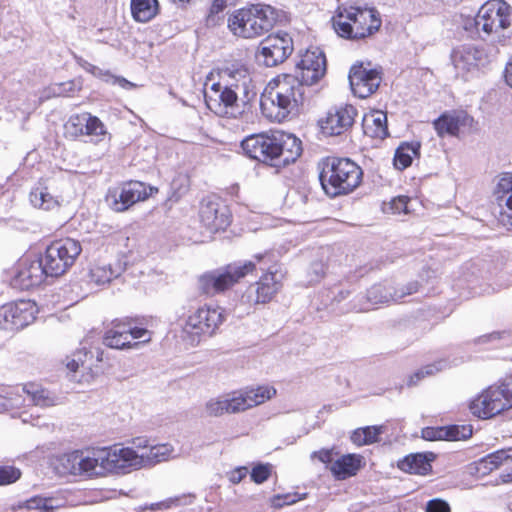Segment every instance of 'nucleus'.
<instances>
[{"mask_svg":"<svg viewBox=\"0 0 512 512\" xmlns=\"http://www.w3.org/2000/svg\"><path fill=\"white\" fill-rule=\"evenodd\" d=\"M230 76L235 80H241V83L234 84L235 90L239 93L242 92V97L239 100L242 102V108H246L250 104L251 101L255 100L257 93L250 88L251 78L248 72V69L241 67L231 71Z\"/></svg>","mask_w":512,"mask_h":512,"instance_id":"72a5a7b5","label":"nucleus"},{"mask_svg":"<svg viewBox=\"0 0 512 512\" xmlns=\"http://www.w3.org/2000/svg\"><path fill=\"white\" fill-rule=\"evenodd\" d=\"M271 475V465L270 464H257L252 468L250 473L251 479L253 482L257 484H261L265 482Z\"/></svg>","mask_w":512,"mask_h":512,"instance_id":"864d4df0","label":"nucleus"},{"mask_svg":"<svg viewBox=\"0 0 512 512\" xmlns=\"http://www.w3.org/2000/svg\"><path fill=\"white\" fill-rule=\"evenodd\" d=\"M473 124L474 118L463 110L445 112L433 122L434 129L440 137L444 135L456 137L461 127L471 128Z\"/></svg>","mask_w":512,"mask_h":512,"instance_id":"5701e85b","label":"nucleus"},{"mask_svg":"<svg viewBox=\"0 0 512 512\" xmlns=\"http://www.w3.org/2000/svg\"><path fill=\"white\" fill-rule=\"evenodd\" d=\"M492 57L483 46L462 44L451 52V61L457 72L464 80L477 74L491 63Z\"/></svg>","mask_w":512,"mask_h":512,"instance_id":"9d476101","label":"nucleus"},{"mask_svg":"<svg viewBox=\"0 0 512 512\" xmlns=\"http://www.w3.org/2000/svg\"><path fill=\"white\" fill-rule=\"evenodd\" d=\"M257 263H262L261 271L268 270L253 285H250L242 295V301L249 304H265L272 300L281 288V283L276 279V274L271 270L270 263L275 262L274 253L266 251L263 254H255Z\"/></svg>","mask_w":512,"mask_h":512,"instance_id":"6e6552de","label":"nucleus"},{"mask_svg":"<svg viewBox=\"0 0 512 512\" xmlns=\"http://www.w3.org/2000/svg\"><path fill=\"white\" fill-rule=\"evenodd\" d=\"M104 453H106V450L100 451L97 457H83V453L81 452L79 462H77L79 467L78 475L93 476L101 474L104 471L101 468V458H104Z\"/></svg>","mask_w":512,"mask_h":512,"instance_id":"a19ab883","label":"nucleus"},{"mask_svg":"<svg viewBox=\"0 0 512 512\" xmlns=\"http://www.w3.org/2000/svg\"><path fill=\"white\" fill-rule=\"evenodd\" d=\"M356 115L357 110L352 105L331 108L319 121L321 131L328 136L341 135L353 125Z\"/></svg>","mask_w":512,"mask_h":512,"instance_id":"412c9836","label":"nucleus"},{"mask_svg":"<svg viewBox=\"0 0 512 512\" xmlns=\"http://www.w3.org/2000/svg\"><path fill=\"white\" fill-rule=\"evenodd\" d=\"M126 333L132 342L147 343L151 340V333L145 327H142L140 318L127 317L122 319Z\"/></svg>","mask_w":512,"mask_h":512,"instance_id":"e433bc0d","label":"nucleus"},{"mask_svg":"<svg viewBox=\"0 0 512 512\" xmlns=\"http://www.w3.org/2000/svg\"><path fill=\"white\" fill-rule=\"evenodd\" d=\"M421 437L427 441L445 440L444 426L425 427L421 431Z\"/></svg>","mask_w":512,"mask_h":512,"instance_id":"5fc2aeb1","label":"nucleus"},{"mask_svg":"<svg viewBox=\"0 0 512 512\" xmlns=\"http://www.w3.org/2000/svg\"><path fill=\"white\" fill-rule=\"evenodd\" d=\"M443 366L444 363L439 361L422 367L408 377L407 386L412 387L417 385L418 382L424 379L426 376L434 375L436 372L442 370Z\"/></svg>","mask_w":512,"mask_h":512,"instance_id":"a18cd8bd","label":"nucleus"},{"mask_svg":"<svg viewBox=\"0 0 512 512\" xmlns=\"http://www.w3.org/2000/svg\"><path fill=\"white\" fill-rule=\"evenodd\" d=\"M86 113L73 114L65 123L64 128L66 133L72 138H78L85 135Z\"/></svg>","mask_w":512,"mask_h":512,"instance_id":"79ce46f5","label":"nucleus"},{"mask_svg":"<svg viewBox=\"0 0 512 512\" xmlns=\"http://www.w3.org/2000/svg\"><path fill=\"white\" fill-rule=\"evenodd\" d=\"M396 288H394L389 282H381L371 286L365 296L361 299L365 300L361 302L359 306H355L359 311H368L374 305L388 303L390 301H396Z\"/></svg>","mask_w":512,"mask_h":512,"instance_id":"a878e982","label":"nucleus"},{"mask_svg":"<svg viewBox=\"0 0 512 512\" xmlns=\"http://www.w3.org/2000/svg\"><path fill=\"white\" fill-rule=\"evenodd\" d=\"M49 277L37 255L24 256L18 260L11 278V286L20 290H29L39 286Z\"/></svg>","mask_w":512,"mask_h":512,"instance_id":"f3484780","label":"nucleus"},{"mask_svg":"<svg viewBox=\"0 0 512 512\" xmlns=\"http://www.w3.org/2000/svg\"><path fill=\"white\" fill-rule=\"evenodd\" d=\"M34 319L33 306L29 301L11 302L0 307V329L20 330Z\"/></svg>","mask_w":512,"mask_h":512,"instance_id":"aec40b11","label":"nucleus"},{"mask_svg":"<svg viewBox=\"0 0 512 512\" xmlns=\"http://www.w3.org/2000/svg\"><path fill=\"white\" fill-rule=\"evenodd\" d=\"M494 193L498 204L501 206L504 197L512 193V173L503 174L497 183Z\"/></svg>","mask_w":512,"mask_h":512,"instance_id":"49530a36","label":"nucleus"},{"mask_svg":"<svg viewBox=\"0 0 512 512\" xmlns=\"http://www.w3.org/2000/svg\"><path fill=\"white\" fill-rule=\"evenodd\" d=\"M201 223L212 233L225 230L231 223L232 214L226 202L217 195L202 199L199 208Z\"/></svg>","mask_w":512,"mask_h":512,"instance_id":"2eb2a0df","label":"nucleus"},{"mask_svg":"<svg viewBox=\"0 0 512 512\" xmlns=\"http://www.w3.org/2000/svg\"><path fill=\"white\" fill-rule=\"evenodd\" d=\"M81 251L79 241L64 238L53 241L38 257L49 277H59L74 265Z\"/></svg>","mask_w":512,"mask_h":512,"instance_id":"0eeeda50","label":"nucleus"},{"mask_svg":"<svg viewBox=\"0 0 512 512\" xmlns=\"http://www.w3.org/2000/svg\"><path fill=\"white\" fill-rule=\"evenodd\" d=\"M157 188L147 186L140 181H129L120 188L109 190L106 195V202L115 212H124L140 201L149 198Z\"/></svg>","mask_w":512,"mask_h":512,"instance_id":"ddd939ff","label":"nucleus"},{"mask_svg":"<svg viewBox=\"0 0 512 512\" xmlns=\"http://www.w3.org/2000/svg\"><path fill=\"white\" fill-rule=\"evenodd\" d=\"M86 123L85 127V135H103L105 134L104 124L100 121V119L96 116L91 115L90 113H86Z\"/></svg>","mask_w":512,"mask_h":512,"instance_id":"603ef678","label":"nucleus"},{"mask_svg":"<svg viewBox=\"0 0 512 512\" xmlns=\"http://www.w3.org/2000/svg\"><path fill=\"white\" fill-rule=\"evenodd\" d=\"M121 272L122 267L120 264H117L115 267L111 264H94L89 270L88 278L91 283L105 285L110 283L112 279L120 276Z\"/></svg>","mask_w":512,"mask_h":512,"instance_id":"f704fd0d","label":"nucleus"},{"mask_svg":"<svg viewBox=\"0 0 512 512\" xmlns=\"http://www.w3.org/2000/svg\"><path fill=\"white\" fill-rule=\"evenodd\" d=\"M79 456H81V452L77 450L60 455L56 459V470L62 475H78L79 467L77 462H79Z\"/></svg>","mask_w":512,"mask_h":512,"instance_id":"ea45409f","label":"nucleus"},{"mask_svg":"<svg viewBox=\"0 0 512 512\" xmlns=\"http://www.w3.org/2000/svg\"><path fill=\"white\" fill-rule=\"evenodd\" d=\"M512 407V392L509 384L490 386L470 403L473 415L481 419L492 418Z\"/></svg>","mask_w":512,"mask_h":512,"instance_id":"1a4fd4ad","label":"nucleus"},{"mask_svg":"<svg viewBox=\"0 0 512 512\" xmlns=\"http://www.w3.org/2000/svg\"><path fill=\"white\" fill-rule=\"evenodd\" d=\"M419 142H404L395 151L394 166L398 170H404L412 164L413 158L420 155Z\"/></svg>","mask_w":512,"mask_h":512,"instance_id":"c9c22d12","label":"nucleus"},{"mask_svg":"<svg viewBox=\"0 0 512 512\" xmlns=\"http://www.w3.org/2000/svg\"><path fill=\"white\" fill-rule=\"evenodd\" d=\"M255 270L254 261H235L201 274L197 279L198 289L207 296L222 294Z\"/></svg>","mask_w":512,"mask_h":512,"instance_id":"20e7f679","label":"nucleus"},{"mask_svg":"<svg viewBox=\"0 0 512 512\" xmlns=\"http://www.w3.org/2000/svg\"><path fill=\"white\" fill-rule=\"evenodd\" d=\"M75 62L86 72L92 74L94 77H97L101 79L102 81L105 80V78L110 77V71L109 70H103L100 67L93 65L92 63L85 60L83 57L78 56L76 54L73 55Z\"/></svg>","mask_w":512,"mask_h":512,"instance_id":"de8ad7c7","label":"nucleus"},{"mask_svg":"<svg viewBox=\"0 0 512 512\" xmlns=\"http://www.w3.org/2000/svg\"><path fill=\"white\" fill-rule=\"evenodd\" d=\"M319 169L322 189L332 198L353 192L362 182L361 167L349 158L327 157Z\"/></svg>","mask_w":512,"mask_h":512,"instance_id":"f03ea898","label":"nucleus"},{"mask_svg":"<svg viewBox=\"0 0 512 512\" xmlns=\"http://www.w3.org/2000/svg\"><path fill=\"white\" fill-rule=\"evenodd\" d=\"M29 201L35 208L50 211L60 207L61 197L51 193L47 180L40 179L30 190Z\"/></svg>","mask_w":512,"mask_h":512,"instance_id":"393cba45","label":"nucleus"},{"mask_svg":"<svg viewBox=\"0 0 512 512\" xmlns=\"http://www.w3.org/2000/svg\"><path fill=\"white\" fill-rule=\"evenodd\" d=\"M20 477V469L14 466H0V486L15 483Z\"/></svg>","mask_w":512,"mask_h":512,"instance_id":"3c124183","label":"nucleus"},{"mask_svg":"<svg viewBox=\"0 0 512 512\" xmlns=\"http://www.w3.org/2000/svg\"><path fill=\"white\" fill-rule=\"evenodd\" d=\"M326 74V57L319 47L307 49L296 64L295 74H283L270 81L260 98L262 114L281 122L304 102L306 88Z\"/></svg>","mask_w":512,"mask_h":512,"instance_id":"f257e3e1","label":"nucleus"},{"mask_svg":"<svg viewBox=\"0 0 512 512\" xmlns=\"http://www.w3.org/2000/svg\"><path fill=\"white\" fill-rule=\"evenodd\" d=\"M503 75L506 84L512 88V56L506 63Z\"/></svg>","mask_w":512,"mask_h":512,"instance_id":"338daca9","label":"nucleus"},{"mask_svg":"<svg viewBox=\"0 0 512 512\" xmlns=\"http://www.w3.org/2000/svg\"><path fill=\"white\" fill-rule=\"evenodd\" d=\"M223 312L220 307H199L187 318L184 330L192 336L210 337L225 320Z\"/></svg>","mask_w":512,"mask_h":512,"instance_id":"dca6fc26","label":"nucleus"},{"mask_svg":"<svg viewBox=\"0 0 512 512\" xmlns=\"http://www.w3.org/2000/svg\"><path fill=\"white\" fill-rule=\"evenodd\" d=\"M409 198L406 196H399L391 200L390 209L395 214L407 213V205Z\"/></svg>","mask_w":512,"mask_h":512,"instance_id":"4d7b16f0","label":"nucleus"},{"mask_svg":"<svg viewBox=\"0 0 512 512\" xmlns=\"http://www.w3.org/2000/svg\"><path fill=\"white\" fill-rule=\"evenodd\" d=\"M104 82L111 83L113 85H119L120 87H122L124 89H131V88L135 87V84H133L132 82L128 81L127 79H125L122 76H115L111 72H110V77L105 78Z\"/></svg>","mask_w":512,"mask_h":512,"instance_id":"bf43d9fd","label":"nucleus"},{"mask_svg":"<svg viewBox=\"0 0 512 512\" xmlns=\"http://www.w3.org/2000/svg\"><path fill=\"white\" fill-rule=\"evenodd\" d=\"M500 221L505 225L508 226L509 229L512 230V212H501L500 213Z\"/></svg>","mask_w":512,"mask_h":512,"instance_id":"774afa93","label":"nucleus"},{"mask_svg":"<svg viewBox=\"0 0 512 512\" xmlns=\"http://www.w3.org/2000/svg\"><path fill=\"white\" fill-rule=\"evenodd\" d=\"M206 412L209 416L218 417L228 413L227 401L225 397L211 399L206 403Z\"/></svg>","mask_w":512,"mask_h":512,"instance_id":"8fccbe9b","label":"nucleus"},{"mask_svg":"<svg viewBox=\"0 0 512 512\" xmlns=\"http://www.w3.org/2000/svg\"><path fill=\"white\" fill-rule=\"evenodd\" d=\"M276 394L272 386H258L243 391L232 392L225 396L229 414L239 413L260 405Z\"/></svg>","mask_w":512,"mask_h":512,"instance_id":"6ab92c4d","label":"nucleus"},{"mask_svg":"<svg viewBox=\"0 0 512 512\" xmlns=\"http://www.w3.org/2000/svg\"><path fill=\"white\" fill-rule=\"evenodd\" d=\"M141 467H144L142 454L129 447L106 450L104 458H101V468L107 472L125 474L132 468Z\"/></svg>","mask_w":512,"mask_h":512,"instance_id":"a211bd4d","label":"nucleus"},{"mask_svg":"<svg viewBox=\"0 0 512 512\" xmlns=\"http://www.w3.org/2000/svg\"><path fill=\"white\" fill-rule=\"evenodd\" d=\"M239 0H214L209 10L208 20L222 12L227 6L235 5Z\"/></svg>","mask_w":512,"mask_h":512,"instance_id":"13d9d810","label":"nucleus"},{"mask_svg":"<svg viewBox=\"0 0 512 512\" xmlns=\"http://www.w3.org/2000/svg\"><path fill=\"white\" fill-rule=\"evenodd\" d=\"M437 455L434 452L409 454L398 461V468L409 474L428 475L432 472V462Z\"/></svg>","mask_w":512,"mask_h":512,"instance_id":"b1692460","label":"nucleus"},{"mask_svg":"<svg viewBox=\"0 0 512 512\" xmlns=\"http://www.w3.org/2000/svg\"><path fill=\"white\" fill-rule=\"evenodd\" d=\"M512 9L504 0H489L478 10L475 17L465 20L464 29L474 32L481 39L507 29L511 24Z\"/></svg>","mask_w":512,"mask_h":512,"instance_id":"39448f33","label":"nucleus"},{"mask_svg":"<svg viewBox=\"0 0 512 512\" xmlns=\"http://www.w3.org/2000/svg\"><path fill=\"white\" fill-rule=\"evenodd\" d=\"M348 78L354 95L362 99L376 92L382 80L380 72L366 69L362 64L352 66Z\"/></svg>","mask_w":512,"mask_h":512,"instance_id":"4be33fe9","label":"nucleus"},{"mask_svg":"<svg viewBox=\"0 0 512 512\" xmlns=\"http://www.w3.org/2000/svg\"><path fill=\"white\" fill-rule=\"evenodd\" d=\"M248 469L246 467H238L230 473L229 480L234 483H240L247 475Z\"/></svg>","mask_w":512,"mask_h":512,"instance_id":"e2e57ef3","label":"nucleus"},{"mask_svg":"<svg viewBox=\"0 0 512 512\" xmlns=\"http://www.w3.org/2000/svg\"><path fill=\"white\" fill-rule=\"evenodd\" d=\"M363 130L366 136L384 139L388 136L387 116L382 111H375L363 118Z\"/></svg>","mask_w":512,"mask_h":512,"instance_id":"c756f323","label":"nucleus"},{"mask_svg":"<svg viewBox=\"0 0 512 512\" xmlns=\"http://www.w3.org/2000/svg\"><path fill=\"white\" fill-rule=\"evenodd\" d=\"M130 8L133 19L139 23L151 21L160 11L158 0H131Z\"/></svg>","mask_w":512,"mask_h":512,"instance_id":"473e14b6","label":"nucleus"},{"mask_svg":"<svg viewBox=\"0 0 512 512\" xmlns=\"http://www.w3.org/2000/svg\"><path fill=\"white\" fill-rule=\"evenodd\" d=\"M278 11L266 4H251L233 11L228 17V28L243 39L260 37L273 29Z\"/></svg>","mask_w":512,"mask_h":512,"instance_id":"7ed1b4c3","label":"nucleus"},{"mask_svg":"<svg viewBox=\"0 0 512 512\" xmlns=\"http://www.w3.org/2000/svg\"><path fill=\"white\" fill-rule=\"evenodd\" d=\"M172 452L173 448L170 444H157L150 446L147 451L142 453L144 467L153 466L159 462L166 461Z\"/></svg>","mask_w":512,"mask_h":512,"instance_id":"58836bf2","label":"nucleus"},{"mask_svg":"<svg viewBox=\"0 0 512 512\" xmlns=\"http://www.w3.org/2000/svg\"><path fill=\"white\" fill-rule=\"evenodd\" d=\"M365 465L364 457L360 454H346L337 459L331 466V472L338 480L355 476Z\"/></svg>","mask_w":512,"mask_h":512,"instance_id":"c85d7f7f","label":"nucleus"},{"mask_svg":"<svg viewBox=\"0 0 512 512\" xmlns=\"http://www.w3.org/2000/svg\"><path fill=\"white\" fill-rule=\"evenodd\" d=\"M244 154L260 164L279 168V147L276 132L260 133L247 136L241 141Z\"/></svg>","mask_w":512,"mask_h":512,"instance_id":"9b49d317","label":"nucleus"},{"mask_svg":"<svg viewBox=\"0 0 512 512\" xmlns=\"http://www.w3.org/2000/svg\"><path fill=\"white\" fill-rule=\"evenodd\" d=\"M302 500V497L296 492L294 493H285V494H276L271 497L270 503L273 508L280 509L286 505H292L296 502Z\"/></svg>","mask_w":512,"mask_h":512,"instance_id":"09e8293b","label":"nucleus"},{"mask_svg":"<svg viewBox=\"0 0 512 512\" xmlns=\"http://www.w3.org/2000/svg\"><path fill=\"white\" fill-rule=\"evenodd\" d=\"M293 39L287 32H277L263 39L256 52L258 63L275 67L283 63L293 52Z\"/></svg>","mask_w":512,"mask_h":512,"instance_id":"f8f14e48","label":"nucleus"},{"mask_svg":"<svg viewBox=\"0 0 512 512\" xmlns=\"http://www.w3.org/2000/svg\"><path fill=\"white\" fill-rule=\"evenodd\" d=\"M17 508L27 510H37L39 512H53L54 507L50 504V499L41 496H33L25 501L18 503Z\"/></svg>","mask_w":512,"mask_h":512,"instance_id":"37998d69","label":"nucleus"},{"mask_svg":"<svg viewBox=\"0 0 512 512\" xmlns=\"http://www.w3.org/2000/svg\"><path fill=\"white\" fill-rule=\"evenodd\" d=\"M312 459H318L320 462L324 464H329L333 460L332 450L330 449H321L319 451H314L311 454Z\"/></svg>","mask_w":512,"mask_h":512,"instance_id":"680f3d73","label":"nucleus"},{"mask_svg":"<svg viewBox=\"0 0 512 512\" xmlns=\"http://www.w3.org/2000/svg\"><path fill=\"white\" fill-rule=\"evenodd\" d=\"M204 98L207 108L219 116L236 117L244 112L239 105L238 92L233 83L225 86L220 83L212 84Z\"/></svg>","mask_w":512,"mask_h":512,"instance_id":"4468645a","label":"nucleus"},{"mask_svg":"<svg viewBox=\"0 0 512 512\" xmlns=\"http://www.w3.org/2000/svg\"><path fill=\"white\" fill-rule=\"evenodd\" d=\"M501 465L512 467V448L497 450L479 460L477 471L487 474Z\"/></svg>","mask_w":512,"mask_h":512,"instance_id":"7c9ffc66","label":"nucleus"},{"mask_svg":"<svg viewBox=\"0 0 512 512\" xmlns=\"http://www.w3.org/2000/svg\"><path fill=\"white\" fill-rule=\"evenodd\" d=\"M325 265L321 261H315L310 266V271L316 276L317 279L325 274Z\"/></svg>","mask_w":512,"mask_h":512,"instance_id":"69168bd1","label":"nucleus"},{"mask_svg":"<svg viewBox=\"0 0 512 512\" xmlns=\"http://www.w3.org/2000/svg\"><path fill=\"white\" fill-rule=\"evenodd\" d=\"M178 502V498L175 499H167L160 502L151 503L150 505H144L143 510H165L169 509L173 503Z\"/></svg>","mask_w":512,"mask_h":512,"instance_id":"052dcab7","label":"nucleus"},{"mask_svg":"<svg viewBox=\"0 0 512 512\" xmlns=\"http://www.w3.org/2000/svg\"><path fill=\"white\" fill-rule=\"evenodd\" d=\"M426 512H451L450 505L447 501L441 498H434L427 502Z\"/></svg>","mask_w":512,"mask_h":512,"instance_id":"6e6d98bb","label":"nucleus"},{"mask_svg":"<svg viewBox=\"0 0 512 512\" xmlns=\"http://www.w3.org/2000/svg\"><path fill=\"white\" fill-rule=\"evenodd\" d=\"M279 147V168L294 163L302 154V142L295 135L276 132Z\"/></svg>","mask_w":512,"mask_h":512,"instance_id":"bb28decb","label":"nucleus"},{"mask_svg":"<svg viewBox=\"0 0 512 512\" xmlns=\"http://www.w3.org/2000/svg\"><path fill=\"white\" fill-rule=\"evenodd\" d=\"M418 291V283L417 282H413V283H409L406 287V291L404 290H401L400 292L396 289V295H395V299L396 301L399 300V299H402L404 296L406 295H411L415 292Z\"/></svg>","mask_w":512,"mask_h":512,"instance_id":"0e129e2a","label":"nucleus"},{"mask_svg":"<svg viewBox=\"0 0 512 512\" xmlns=\"http://www.w3.org/2000/svg\"><path fill=\"white\" fill-rule=\"evenodd\" d=\"M383 431V425L358 428L353 432L351 440L358 446L373 444L379 441Z\"/></svg>","mask_w":512,"mask_h":512,"instance_id":"4c0bfd02","label":"nucleus"},{"mask_svg":"<svg viewBox=\"0 0 512 512\" xmlns=\"http://www.w3.org/2000/svg\"><path fill=\"white\" fill-rule=\"evenodd\" d=\"M22 391L26 394L24 401H29L35 406L45 408L56 404V397L47 389L42 388L39 384L27 383L22 386Z\"/></svg>","mask_w":512,"mask_h":512,"instance_id":"2f4dec72","label":"nucleus"},{"mask_svg":"<svg viewBox=\"0 0 512 512\" xmlns=\"http://www.w3.org/2000/svg\"><path fill=\"white\" fill-rule=\"evenodd\" d=\"M446 441L466 440L472 436L473 429L471 425H449L444 426Z\"/></svg>","mask_w":512,"mask_h":512,"instance_id":"c03bdc74","label":"nucleus"},{"mask_svg":"<svg viewBox=\"0 0 512 512\" xmlns=\"http://www.w3.org/2000/svg\"><path fill=\"white\" fill-rule=\"evenodd\" d=\"M123 327L122 319L114 320L112 327L103 336V344L109 348L120 350L140 347L142 342H132Z\"/></svg>","mask_w":512,"mask_h":512,"instance_id":"cd10ccee","label":"nucleus"},{"mask_svg":"<svg viewBox=\"0 0 512 512\" xmlns=\"http://www.w3.org/2000/svg\"><path fill=\"white\" fill-rule=\"evenodd\" d=\"M339 13L333 21L335 32L342 38L360 40L376 33L381 27V18L375 8L350 7Z\"/></svg>","mask_w":512,"mask_h":512,"instance_id":"423d86ee","label":"nucleus"}]
</instances>
